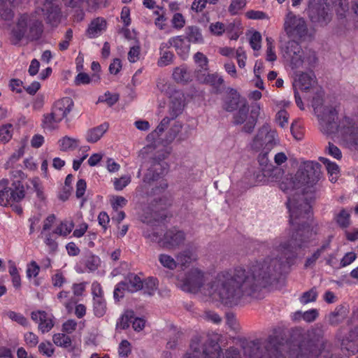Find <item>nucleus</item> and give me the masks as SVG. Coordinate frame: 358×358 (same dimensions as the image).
<instances>
[{
	"label": "nucleus",
	"instance_id": "obj_4",
	"mask_svg": "<svg viewBox=\"0 0 358 358\" xmlns=\"http://www.w3.org/2000/svg\"><path fill=\"white\" fill-rule=\"evenodd\" d=\"M43 32V21L37 11L23 13L17 17L16 27L10 31V43L17 45L24 37L29 41H37Z\"/></svg>",
	"mask_w": 358,
	"mask_h": 358
},
{
	"label": "nucleus",
	"instance_id": "obj_51",
	"mask_svg": "<svg viewBox=\"0 0 358 358\" xmlns=\"http://www.w3.org/2000/svg\"><path fill=\"white\" fill-rule=\"evenodd\" d=\"M59 122H61L60 120H57V118H56V117L53 115L52 110L50 114L44 115L43 120L44 127L50 130L55 129L56 128L57 123Z\"/></svg>",
	"mask_w": 358,
	"mask_h": 358
},
{
	"label": "nucleus",
	"instance_id": "obj_56",
	"mask_svg": "<svg viewBox=\"0 0 358 358\" xmlns=\"http://www.w3.org/2000/svg\"><path fill=\"white\" fill-rule=\"evenodd\" d=\"M26 273L28 278H36L39 275L40 266L34 260L27 264Z\"/></svg>",
	"mask_w": 358,
	"mask_h": 358
},
{
	"label": "nucleus",
	"instance_id": "obj_52",
	"mask_svg": "<svg viewBox=\"0 0 358 358\" xmlns=\"http://www.w3.org/2000/svg\"><path fill=\"white\" fill-rule=\"evenodd\" d=\"M52 232H45L42 236H44L43 241L45 244L49 248V250L50 252H54L57 250L58 244L56 242L55 239L53 238Z\"/></svg>",
	"mask_w": 358,
	"mask_h": 358
},
{
	"label": "nucleus",
	"instance_id": "obj_39",
	"mask_svg": "<svg viewBox=\"0 0 358 358\" xmlns=\"http://www.w3.org/2000/svg\"><path fill=\"white\" fill-rule=\"evenodd\" d=\"M134 319L133 311H127L118 319L116 324L117 329H126L129 327L131 320Z\"/></svg>",
	"mask_w": 358,
	"mask_h": 358
},
{
	"label": "nucleus",
	"instance_id": "obj_53",
	"mask_svg": "<svg viewBox=\"0 0 358 358\" xmlns=\"http://www.w3.org/2000/svg\"><path fill=\"white\" fill-rule=\"evenodd\" d=\"M289 114L285 109H280L275 115V122L281 128H285L288 125Z\"/></svg>",
	"mask_w": 358,
	"mask_h": 358
},
{
	"label": "nucleus",
	"instance_id": "obj_25",
	"mask_svg": "<svg viewBox=\"0 0 358 358\" xmlns=\"http://www.w3.org/2000/svg\"><path fill=\"white\" fill-rule=\"evenodd\" d=\"M123 281L126 284L127 291L129 292L134 293L143 288V281L136 274H129Z\"/></svg>",
	"mask_w": 358,
	"mask_h": 358
},
{
	"label": "nucleus",
	"instance_id": "obj_62",
	"mask_svg": "<svg viewBox=\"0 0 358 358\" xmlns=\"http://www.w3.org/2000/svg\"><path fill=\"white\" fill-rule=\"evenodd\" d=\"M8 316L12 320L16 321L17 324L23 327H27L29 325L27 318L20 313L11 311L8 313Z\"/></svg>",
	"mask_w": 358,
	"mask_h": 358
},
{
	"label": "nucleus",
	"instance_id": "obj_49",
	"mask_svg": "<svg viewBox=\"0 0 358 358\" xmlns=\"http://www.w3.org/2000/svg\"><path fill=\"white\" fill-rule=\"evenodd\" d=\"M13 136V126L11 124H6L0 127V142H8Z\"/></svg>",
	"mask_w": 358,
	"mask_h": 358
},
{
	"label": "nucleus",
	"instance_id": "obj_34",
	"mask_svg": "<svg viewBox=\"0 0 358 358\" xmlns=\"http://www.w3.org/2000/svg\"><path fill=\"white\" fill-rule=\"evenodd\" d=\"M287 48L288 52H293V54L296 56L293 57L292 59L293 64L295 66H297V64H301L303 62V59H301V55H299L301 52V48L299 43L294 40L289 41L287 44Z\"/></svg>",
	"mask_w": 358,
	"mask_h": 358
},
{
	"label": "nucleus",
	"instance_id": "obj_43",
	"mask_svg": "<svg viewBox=\"0 0 358 358\" xmlns=\"http://www.w3.org/2000/svg\"><path fill=\"white\" fill-rule=\"evenodd\" d=\"M350 215L348 211L343 208L336 217V221L339 227L341 228H346L350 225Z\"/></svg>",
	"mask_w": 358,
	"mask_h": 358
},
{
	"label": "nucleus",
	"instance_id": "obj_23",
	"mask_svg": "<svg viewBox=\"0 0 358 358\" xmlns=\"http://www.w3.org/2000/svg\"><path fill=\"white\" fill-rule=\"evenodd\" d=\"M171 46L169 41L167 43H162L159 46L160 57L157 60V66L162 67L169 66L172 63L174 55L172 52L169 50Z\"/></svg>",
	"mask_w": 358,
	"mask_h": 358
},
{
	"label": "nucleus",
	"instance_id": "obj_22",
	"mask_svg": "<svg viewBox=\"0 0 358 358\" xmlns=\"http://www.w3.org/2000/svg\"><path fill=\"white\" fill-rule=\"evenodd\" d=\"M315 80L316 78L313 71L302 72L298 76L295 82L301 91H308L315 83Z\"/></svg>",
	"mask_w": 358,
	"mask_h": 358
},
{
	"label": "nucleus",
	"instance_id": "obj_19",
	"mask_svg": "<svg viewBox=\"0 0 358 358\" xmlns=\"http://www.w3.org/2000/svg\"><path fill=\"white\" fill-rule=\"evenodd\" d=\"M173 79L178 83L187 84L192 81L193 74L186 65H181L173 69Z\"/></svg>",
	"mask_w": 358,
	"mask_h": 358
},
{
	"label": "nucleus",
	"instance_id": "obj_41",
	"mask_svg": "<svg viewBox=\"0 0 358 358\" xmlns=\"http://www.w3.org/2000/svg\"><path fill=\"white\" fill-rule=\"evenodd\" d=\"M342 350H345L349 353V355H355L358 352V344L357 342L350 341L348 338H344L341 341Z\"/></svg>",
	"mask_w": 358,
	"mask_h": 358
},
{
	"label": "nucleus",
	"instance_id": "obj_15",
	"mask_svg": "<svg viewBox=\"0 0 358 358\" xmlns=\"http://www.w3.org/2000/svg\"><path fill=\"white\" fill-rule=\"evenodd\" d=\"M42 11L45 16L47 24L50 27L55 28L59 26L62 22V13L59 6L54 3L50 6H44Z\"/></svg>",
	"mask_w": 358,
	"mask_h": 358
},
{
	"label": "nucleus",
	"instance_id": "obj_8",
	"mask_svg": "<svg viewBox=\"0 0 358 358\" xmlns=\"http://www.w3.org/2000/svg\"><path fill=\"white\" fill-rule=\"evenodd\" d=\"M261 106L259 103L251 106L250 113H249V106L244 103L238 109V113L234 116V122L236 125L243 124L242 130L246 133L253 131L258 117L260 115Z\"/></svg>",
	"mask_w": 358,
	"mask_h": 358
},
{
	"label": "nucleus",
	"instance_id": "obj_36",
	"mask_svg": "<svg viewBox=\"0 0 358 358\" xmlns=\"http://www.w3.org/2000/svg\"><path fill=\"white\" fill-rule=\"evenodd\" d=\"M74 222L73 221L63 220L53 231L52 233L66 237L73 229Z\"/></svg>",
	"mask_w": 358,
	"mask_h": 358
},
{
	"label": "nucleus",
	"instance_id": "obj_47",
	"mask_svg": "<svg viewBox=\"0 0 358 358\" xmlns=\"http://www.w3.org/2000/svg\"><path fill=\"white\" fill-rule=\"evenodd\" d=\"M196 68L199 69H208V59L203 53L198 52L193 56Z\"/></svg>",
	"mask_w": 358,
	"mask_h": 358
},
{
	"label": "nucleus",
	"instance_id": "obj_35",
	"mask_svg": "<svg viewBox=\"0 0 358 358\" xmlns=\"http://www.w3.org/2000/svg\"><path fill=\"white\" fill-rule=\"evenodd\" d=\"M53 343L60 348H69L72 345V339L64 333H56L52 336Z\"/></svg>",
	"mask_w": 358,
	"mask_h": 358
},
{
	"label": "nucleus",
	"instance_id": "obj_57",
	"mask_svg": "<svg viewBox=\"0 0 358 358\" xmlns=\"http://www.w3.org/2000/svg\"><path fill=\"white\" fill-rule=\"evenodd\" d=\"M131 352V343L127 340H122L118 346V353L122 357H128Z\"/></svg>",
	"mask_w": 358,
	"mask_h": 358
},
{
	"label": "nucleus",
	"instance_id": "obj_28",
	"mask_svg": "<svg viewBox=\"0 0 358 358\" xmlns=\"http://www.w3.org/2000/svg\"><path fill=\"white\" fill-rule=\"evenodd\" d=\"M59 147L61 151L69 152L74 151L80 145V141L78 138H70L69 136H64L58 141Z\"/></svg>",
	"mask_w": 358,
	"mask_h": 358
},
{
	"label": "nucleus",
	"instance_id": "obj_33",
	"mask_svg": "<svg viewBox=\"0 0 358 358\" xmlns=\"http://www.w3.org/2000/svg\"><path fill=\"white\" fill-rule=\"evenodd\" d=\"M107 302L105 298L92 299V310L97 317L104 316L107 312Z\"/></svg>",
	"mask_w": 358,
	"mask_h": 358
},
{
	"label": "nucleus",
	"instance_id": "obj_26",
	"mask_svg": "<svg viewBox=\"0 0 358 358\" xmlns=\"http://www.w3.org/2000/svg\"><path fill=\"white\" fill-rule=\"evenodd\" d=\"M224 79L217 72L210 74L208 73L203 82V84L211 85L216 92L220 91L222 85L224 84Z\"/></svg>",
	"mask_w": 358,
	"mask_h": 358
},
{
	"label": "nucleus",
	"instance_id": "obj_37",
	"mask_svg": "<svg viewBox=\"0 0 358 358\" xmlns=\"http://www.w3.org/2000/svg\"><path fill=\"white\" fill-rule=\"evenodd\" d=\"M308 175L305 171L298 169L294 177V183L297 187H303V185H312L315 184L310 179L308 178Z\"/></svg>",
	"mask_w": 358,
	"mask_h": 358
},
{
	"label": "nucleus",
	"instance_id": "obj_9",
	"mask_svg": "<svg viewBox=\"0 0 358 358\" xmlns=\"http://www.w3.org/2000/svg\"><path fill=\"white\" fill-rule=\"evenodd\" d=\"M167 155L164 152H157L150 159V166L144 176V182L156 181L165 174L169 169L168 164L164 162Z\"/></svg>",
	"mask_w": 358,
	"mask_h": 358
},
{
	"label": "nucleus",
	"instance_id": "obj_11",
	"mask_svg": "<svg viewBox=\"0 0 358 358\" xmlns=\"http://www.w3.org/2000/svg\"><path fill=\"white\" fill-rule=\"evenodd\" d=\"M308 16L312 22L318 23L322 27L326 26L332 19L327 6L322 0H309Z\"/></svg>",
	"mask_w": 358,
	"mask_h": 358
},
{
	"label": "nucleus",
	"instance_id": "obj_31",
	"mask_svg": "<svg viewBox=\"0 0 358 358\" xmlns=\"http://www.w3.org/2000/svg\"><path fill=\"white\" fill-rule=\"evenodd\" d=\"M346 316V308L345 306H339L335 308L329 317L328 320L331 325L336 326L340 324Z\"/></svg>",
	"mask_w": 358,
	"mask_h": 358
},
{
	"label": "nucleus",
	"instance_id": "obj_63",
	"mask_svg": "<svg viewBox=\"0 0 358 358\" xmlns=\"http://www.w3.org/2000/svg\"><path fill=\"white\" fill-rule=\"evenodd\" d=\"M171 119V118H169L168 117L163 118L158 124V126L157 127V128L150 135L157 136L161 135L164 132V131L168 127Z\"/></svg>",
	"mask_w": 358,
	"mask_h": 358
},
{
	"label": "nucleus",
	"instance_id": "obj_2",
	"mask_svg": "<svg viewBox=\"0 0 358 358\" xmlns=\"http://www.w3.org/2000/svg\"><path fill=\"white\" fill-rule=\"evenodd\" d=\"M326 341L321 327H313L301 335L296 343L285 341L279 334L270 336L264 350L258 340L242 343L245 358H332L330 351L324 349Z\"/></svg>",
	"mask_w": 358,
	"mask_h": 358
},
{
	"label": "nucleus",
	"instance_id": "obj_48",
	"mask_svg": "<svg viewBox=\"0 0 358 358\" xmlns=\"http://www.w3.org/2000/svg\"><path fill=\"white\" fill-rule=\"evenodd\" d=\"M119 100V95L117 94H112L110 92H107L103 96H100L98 98V102L106 103L109 106H112L117 103Z\"/></svg>",
	"mask_w": 358,
	"mask_h": 358
},
{
	"label": "nucleus",
	"instance_id": "obj_46",
	"mask_svg": "<svg viewBox=\"0 0 358 358\" xmlns=\"http://www.w3.org/2000/svg\"><path fill=\"white\" fill-rule=\"evenodd\" d=\"M85 265L89 271H94L98 269L100 265V258L95 255H90L87 257Z\"/></svg>",
	"mask_w": 358,
	"mask_h": 358
},
{
	"label": "nucleus",
	"instance_id": "obj_61",
	"mask_svg": "<svg viewBox=\"0 0 358 358\" xmlns=\"http://www.w3.org/2000/svg\"><path fill=\"white\" fill-rule=\"evenodd\" d=\"M326 152L328 155L336 159H341L343 157L342 152L339 148L331 142L329 143Z\"/></svg>",
	"mask_w": 358,
	"mask_h": 358
},
{
	"label": "nucleus",
	"instance_id": "obj_54",
	"mask_svg": "<svg viewBox=\"0 0 358 358\" xmlns=\"http://www.w3.org/2000/svg\"><path fill=\"white\" fill-rule=\"evenodd\" d=\"M333 3L337 7V15L341 18L344 17L345 13L349 8L348 0H333Z\"/></svg>",
	"mask_w": 358,
	"mask_h": 358
},
{
	"label": "nucleus",
	"instance_id": "obj_1",
	"mask_svg": "<svg viewBox=\"0 0 358 358\" xmlns=\"http://www.w3.org/2000/svg\"><path fill=\"white\" fill-rule=\"evenodd\" d=\"M286 206L292 229L287 239L274 241L271 255L257 260L248 269L238 266L220 271L207 283H204L203 271L192 268L184 276L178 277L177 286L186 292H201L229 307L258 299L262 289L275 286L285 269L295 264L298 250L310 242L313 234L309 202L288 197Z\"/></svg>",
	"mask_w": 358,
	"mask_h": 358
},
{
	"label": "nucleus",
	"instance_id": "obj_3",
	"mask_svg": "<svg viewBox=\"0 0 358 358\" xmlns=\"http://www.w3.org/2000/svg\"><path fill=\"white\" fill-rule=\"evenodd\" d=\"M312 106L315 113L317 115L322 131L326 134H335L337 132H351L354 126L352 119L344 117L339 122L338 120V110L332 106H322V99L320 97H313Z\"/></svg>",
	"mask_w": 358,
	"mask_h": 358
},
{
	"label": "nucleus",
	"instance_id": "obj_27",
	"mask_svg": "<svg viewBox=\"0 0 358 358\" xmlns=\"http://www.w3.org/2000/svg\"><path fill=\"white\" fill-rule=\"evenodd\" d=\"M8 273L11 278V282L14 288L17 290L20 289L21 288V277L19 274V271L17 266L13 260L8 261Z\"/></svg>",
	"mask_w": 358,
	"mask_h": 358
},
{
	"label": "nucleus",
	"instance_id": "obj_45",
	"mask_svg": "<svg viewBox=\"0 0 358 358\" xmlns=\"http://www.w3.org/2000/svg\"><path fill=\"white\" fill-rule=\"evenodd\" d=\"M157 278H148L143 282L144 291L149 295H153L157 289Z\"/></svg>",
	"mask_w": 358,
	"mask_h": 358
},
{
	"label": "nucleus",
	"instance_id": "obj_29",
	"mask_svg": "<svg viewBox=\"0 0 358 358\" xmlns=\"http://www.w3.org/2000/svg\"><path fill=\"white\" fill-rule=\"evenodd\" d=\"M320 160L325 166L328 174L330 176V180L336 182L340 173L339 166L335 162H332V161L326 157H320Z\"/></svg>",
	"mask_w": 358,
	"mask_h": 358
},
{
	"label": "nucleus",
	"instance_id": "obj_7",
	"mask_svg": "<svg viewBox=\"0 0 358 358\" xmlns=\"http://www.w3.org/2000/svg\"><path fill=\"white\" fill-rule=\"evenodd\" d=\"M25 196V189L20 180L12 182L8 179L0 180V206L6 207L11 202L19 203Z\"/></svg>",
	"mask_w": 358,
	"mask_h": 358
},
{
	"label": "nucleus",
	"instance_id": "obj_16",
	"mask_svg": "<svg viewBox=\"0 0 358 358\" xmlns=\"http://www.w3.org/2000/svg\"><path fill=\"white\" fill-rule=\"evenodd\" d=\"M168 41L171 46L174 47L179 57L185 60L189 57L191 45L183 36H172Z\"/></svg>",
	"mask_w": 358,
	"mask_h": 358
},
{
	"label": "nucleus",
	"instance_id": "obj_20",
	"mask_svg": "<svg viewBox=\"0 0 358 358\" xmlns=\"http://www.w3.org/2000/svg\"><path fill=\"white\" fill-rule=\"evenodd\" d=\"M320 167L321 166L319 163L313 162V161H306L303 164H301L299 169L305 171L308 175V178L315 183L319 180Z\"/></svg>",
	"mask_w": 358,
	"mask_h": 358
},
{
	"label": "nucleus",
	"instance_id": "obj_12",
	"mask_svg": "<svg viewBox=\"0 0 358 358\" xmlns=\"http://www.w3.org/2000/svg\"><path fill=\"white\" fill-rule=\"evenodd\" d=\"M276 136L277 134L275 131H268L267 128L263 126L254 137L251 146L257 151L260 150L262 148L266 149V152L270 151L276 143ZM266 154L267 152L263 155L262 159H264Z\"/></svg>",
	"mask_w": 358,
	"mask_h": 358
},
{
	"label": "nucleus",
	"instance_id": "obj_42",
	"mask_svg": "<svg viewBox=\"0 0 358 358\" xmlns=\"http://www.w3.org/2000/svg\"><path fill=\"white\" fill-rule=\"evenodd\" d=\"M317 292L315 288H312L307 292L303 293L300 296L299 301L302 304H307L310 302H314L317 299Z\"/></svg>",
	"mask_w": 358,
	"mask_h": 358
},
{
	"label": "nucleus",
	"instance_id": "obj_59",
	"mask_svg": "<svg viewBox=\"0 0 358 358\" xmlns=\"http://www.w3.org/2000/svg\"><path fill=\"white\" fill-rule=\"evenodd\" d=\"M24 341L28 348H36L39 342L38 337L34 332L28 331L24 334Z\"/></svg>",
	"mask_w": 358,
	"mask_h": 358
},
{
	"label": "nucleus",
	"instance_id": "obj_64",
	"mask_svg": "<svg viewBox=\"0 0 358 358\" xmlns=\"http://www.w3.org/2000/svg\"><path fill=\"white\" fill-rule=\"evenodd\" d=\"M131 182L129 176H122L120 178H115L114 181V188L117 191L122 190Z\"/></svg>",
	"mask_w": 358,
	"mask_h": 358
},
{
	"label": "nucleus",
	"instance_id": "obj_13",
	"mask_svg": "<svg viewBox=\"0 0 358 358\" xmlns=\"http://www.w3.org/2000/svg\"><path fill=\"white\" fill-rule=\"evenodd\" d=\"M31 318L38 324V329L42 334L49 332L54 327L53 316L45 311L38 310L31 313Z\"/></svg>",
	"mask_w": 358,
	"mask_h": 358
},
{
	"label": "nucleus",
	"instance_id": "obj_38",
	"mask_svg": "<svg viewBox=\"0 0 358 358\" xmlns=\"http://www.w3.org/2000/svg\"><path fill=\"white\" fill-rule=\"evenodd\" d=\"M247 5V0H231L228 12L231 15H237Z\"/></svg>",
	"mask_w": 358,
	"mask_h": 358
},
{
	"label": "nucleus",
	"instance_id": "obj_18",
	"mask_svg": "<svg viewBox=\"0 0 358 358\" xmlns=\"http://www.w3.org/2000/svg\"><path fill=\"white\" fill-rule=\"evenodd\" d=\"M17 0H0V17L4 21H12L15 17L13 8H18Z\"/></svg>",
	"mask_w": 358,
	"mask_h": 358
},
{
	"label": "nucleus",
	"instance_id": "obj_6",
	"mask_svg": "<svg viewBox=\"0 0 358 358\" xmlns=\"http://www.w3.org/2000/svg\"><path fill=\"white\" fill-rule=\"evenodd\" d=\"M160 221L155 220L151 224H148L146 229H144V237L151 242H157L164 248H174L180 245L185 241V233L176 228L169 229L161 238L159 229L162 231V225Z\"/></svg>",
	"mask_w": 358,
	"mask_h": 358
},
{
	"label": "nucleus",
	"instance_id": "obj_40",
	"mask_svg": "<svg viewBox=\"0 0 358 358\" xmlns=\"http://www.w3.org/2000/svg\"><path fill=\"white\" fill-rule=\"evenodd\" d=\"M158 260L159 263L169 269L173 270L177 267L178 262L173 257L166 254L159 255Z\"/></svg>",
	"mask_w": 358,
	"mask_h": 358
},
{
	"label": "nucleus",
	"instance_id": "obj_10",
	"mask_svg": "<svg viewBox=\"0 0 358 358\" xmlns=\"http://www.w3.org/2000/svg\"><path fill=\"white\" fill-rule=\"evenodd\" d=\"M284 27L287 36L294 39L300 40L308 32L305 20L291 11L285 16Z\"/></svg>",
	"mask_w": 358,
	"mask_h": 358
},
{
	"label": "nucleus",
	"instance_id": "obj_44",
	"mask_svg": "<svg viewBox=\"0 0 358 358\" xmlns=\"http://www.w3.org/2000/svg\"><path fill=\"white\" fill-rule=\"evenodd\" d=\"M38 351L42 355L50 357L55 352V348L50 341H45L39 343Z\"/></svg>",
	"mask_w": 358,
	"mask_h": 358
},
{
	"label": "nucleus",
	"instance_id": "obj_21",
	"mask_svg": "<svg viewBox=\"0 0 358 358\" xmlns=\"http://www.w3.org/2000/svg\"><path fill=\"white\" fill-rule=\"evenodd\" d=\"M109 129V123L104 122L100 125L90 129L86 134L87 142L94 143L99 141Z\"/></svg>",
	"mask_w": 358,
	"mask_h": 358
},
{
	"label": "nucleus",
	"instance_id": "obj_30",
	"mask_svg": "<svg viewBox=\"0 0 358 358\" xmlns=\"http://www.w3.org/2000/svg\"><path fill=\"white\" fill-rule=\"evenodd\" d=\"M197 255L192 250H185L176 256L178 264L181 267H188L192 261H196Z\"/></svg>",
	"mask_w": 358,
	"mask_h": 358
},
{
	"label": "nucleus",
	"instance_id": "obj_60",
	"mask_svg": "<svg viewBox=\"0 0 358 358\" xmlns=\"http://www.w3.org/2000/svg\"><path fill=\"white\" fill-rule=\"evenodd\" d=\"M91 293L92 295V299L104 297L103 290L101 286V284L98 281H94L92 283Z\"/></svg>",
	"mask_w": 358,
	"mask_h": 358
},
{
	"label": "nucleus",
	"instance_id": "obj_5",
	"mask_svg": "<svg viewBox=\"0 0 358 358\" xmlns=\"http://www.w3.org/2000/svg\"><path fill=\"white\" fill-rule=\"evenodd\" d=\"M219 340V334H215L214 338H208L201 348V352L199 338H193L190 344L191 352H187L183 358H242L239 350L234 347L228 348L223 354Z\"/></svg>",
	"mask_w": 358,
	"mask_h": 358
},
{
	"label": "nucleus",
	"instance_id": "obj_17",
	"mask_svg": "<svg viewBox=\"0 0 358 358\" xmlns=\"http://www.w3.org/2000/svg\"><path fill=\"white\" fill-rule=\"evenodd\" d=\"M107 27L108 22L106 19L101 17H96L90 22L87 28V36L90 39L96 38L106 31Z\"/></svg>",
	"mask_w": 358,
	"mask_h": 358
},
{
	"label": "nucleus",
	"instance_id": "obj_14",
	"mask_svg": "<svg viewBox=\"0 0 358 358\" xmlns=\"http://www.w3.org/2000/svg\"><path fill=\"white\" fill-rule=\"evenodd\" d=\"M74 106V102L72 98L64 96L61 99H58L53 105L52 110L53 115L62 121L72 110Z\"/></svg>",
	"mask_w": 358,
	"mask_h": 358
},
{
	"label": "nucleus",
	"instance_id": "obj_32",
	"mask_svg": "<svg viewBox=\"0 0 358 358\" xmlns=\"http://www.w3.org/2000/svg\"><path fill=\"white\" fill-rule=\"evenodd\" d=\"M186 40L192 43H203V38L199 28L196 27H188L186 29Z\"/></svg>",
	"mask_w": 358,
	"mask_h": 358
},
{
	"label": "nucleus",
	"instance_id": "obj_24",
	"mask_svg": "<svg viewBox=\"0 0 358 358\" xmlns=\"http://www.w3.org/2000/svg\"><path fill=\"white\" fill-rule=\"evenodd\" d=\"M240 103V94L236 90L229 89L224 101V108L227 111L236 110Z\"/></svg>",
	"mask_w": 358,
	"mask_h": 358
},
{
	"label": "nucleus",
	"instance_id": "obj_58",
	"mask_svg": "<svg viewBox=\"0 0 358 358\" xmlns=\"http://www.w3.org/2000/svg\"><path fill=\"white\" fill-rule=\"evenodd\" d=\"M127 291V286L124 281L119 282L115 287L113 291V298L115 301H120L124 296V292Z\"/></svg>",
	"mask_w": 358,
	"mask_h": 358
},
{
	"label": "nucleus",
	"instance_id": "obj_50",
	"mask_svg": "<svg viewBox=\"0 0 358 358\" xmlns=\"http://www.w3.org/2000/svg\"><path fill=\"white\" fill-rule=\"evenodd\" d=\"M171 26L176 30H181L185 24V19L181 13H175L171 20Z\"/></svg>",
	"mask_w": 358,
	"mask_h": 358
},
{
	"label": "nucleus",
	"instance_id": "obj_55",
	"mask_svg": "<svg viewBox=\"0 0 358 358\" xmlns=\"http://www.w3.org/2000/svg\"><path fill=\"white\" fill-rule=\"evenodd\" d=\"M290 130L294 138L301 140L303 136V128L301 126L299 121L294 120L291 125Z\"/></svg>",
	"mask_w": 358,
	"mask_h": 358
}]
</instances>
